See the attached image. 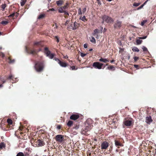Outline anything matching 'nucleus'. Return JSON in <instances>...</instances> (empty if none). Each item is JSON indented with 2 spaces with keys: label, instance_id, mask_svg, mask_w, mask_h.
Instances as JSON below:
<instances>
[{
  "label": "nucleus",
  "instance_id": "obj_1",
  "mask_svg": "<svg viewBox=\"0 0 156 156\" xmlns=\"http://www.w3.org/2000/svg\"><path fill=\"white\" fill-rule=\"evenodd\" d=\"M80 24L77 22H71L70 25L67 27V28L69 30H75L78 28Z\"/></svg>",
  "mask_w": 156,
  "mask_h": 156
},
{
  "label": "nucleus",
  "instance_id": "obj_2",
  "mask_svg": "<svg viewBox=\"0 0 156 156\" xmlns=\"http://www.w3.org/2000/svg\"><path fill=\"white\" fill-rule=\"evenodd\" d=\"M44 65L43 63L38 62L35 65V68L36 71L37 72H41L43 69Z\"/></svg>",
  "mask_w": 156,
  "mask_h": 156
},
{
  "label": "nucleus",
  "instance_id": "obj_3",
  "mask_svg": "<svg viewBox=\"0 0 156 156\" xmlns=\"http://www.w3.org/2000/svg\"><path fill=\"white\" fill-rule=\"evenodd\" d=\"M103 21H105L108 23H111L113 21V20L111 17L105 15L102 17Z\"/></svg>",
  "mask_w": 156,
  "mask_h": 156
},
{
  "label": "nucleus",
  "instance_id": "obj_4",
  "mask_svg": "<svg viewBox=\"0 0 156 156\" xmlns=\"http://www.w3.org/2000/svg\"><path fill=\"white\" fill-rule=\"evenodd\" d=\"M103 65V64L98 62H94L93 63V66L95 68L101 69Z\"/></svg>",
  "mask_w": 156,
  "mask_h": 156
},
{
  "label": "nucleus",
  "instance_id": "obj_5",
  "mask_svg": "<svg viewBox=\"0 0 156 156\" xmlns=\"http://www.w3.org/2000/svg\"><path fill=\"white\" fill-rule=\"evenodd\" d=\"M121 21L117 20L114 24V27L115 28H119L121 26Z\"/></svg>",
  "mask_w": 156,
  "mask_h": 156
},
{
  "label": "nucleus",
  "instance_id": "obj_6",
  "mask_svg": "<svg viewBox=\"0 0 156 156\" xmlns=\"http://www.w3.org/2000/svg\"><path fill=\"white\" fill-rule=\"evenodd\" d=\"M56 140L58 142H61L63 140V137L62 135H57L55 137Z\"/></svg>",
  "mask_w": 156,
  "mask_h": 156
},
{
  "label": "nucleus",
  "instance_id": "obj_7",
  "mask_svg": "<svg viewBox=\"0 0 156 156\" xmlns=\"http://www.w3.org/2000/svg\"><path fill=\"white\" fill-rule=\"evenodd\" d=\"M108 146V143L106 141L103 142L101 145V149H106Z\"/></svg>",
  "mask_w": 156,
  "mask_h": 156
},
{
  "label": "nucleus",
  "instance_id": "obj_8",
  "mask_svg": "<svg viewBox=\"0 0 156 156\" xmlns=\"http://www.w3.org/2000/svg\"><path fill=\"white\" fill-rule=\"evenodd\" d=\"M36 147H40L44 145V143L41 140H38L36 142Z\"/></svg>",
  "mask_w": 156,
  "mask_h": 156
},
{
  "label": "nucleus",
  "instance_id": "obj_9",
  "mask_svg": "<svg viewBox=\"0 0 156 156\" xmlns=\"http://www.w3.org/2000/svg\"><path fill=\"white\" fill-rule=\"evenodd\" d=\"M123 123L124 125L126 126H130L132 124V121L125 119L123 121Z\"/></svg>",
  "mask_w": 156,
  "mask_h": 156
},
{
  "label": "nucleus",
  "instance_id": "obj_10",
  "mask_svg": "<svg viewBox=\"0 0 156 156\" xmlns=\"http://www.w3.org/2000/svg\"><path fill=\"white\" fill-rule=\"evenodd\" d=\"M152 122L151 117L150 116L146 118L145 122L148 124H150Z\"/></svg>",
  "mask_w": 156,
  "mask_h": 156
},
{
  "label": "nucleus",
  "instance_id": "obj_11",
  "mask_svg": "<svg viewBox=\"0 0 156 156\" xmlns=\"http://www.w3.org/2000/svg\"><path fill=\"white\" fill-rule=\"evenodd\" d=\"M79 117L78 115H73L70 116V119L73 120H76Z\"/></svg>",
  "mask_w": 156,
  "mask_h": 156
},
{
  "label": "nucleus",
  "instance_id": "obj_12",
  "mask_svg": "<svg viewBox=\"0 0 156 156\" xmlns=\"http://www.w3.org/2000/svg\"><path fill=\"white\" fill-rule=\"evenodd\" d=\"M26 52L28 53L32 54H34L36 53L37 51L34 50H32L31 49H30L29 50H28L26 48Z\"/></svg>",
  "mask_w": 156,
  "mask_h": 156
},
{
  "label": "nucleus",
  "instance_id": "obj_13",
  "mask_svg": "<svg viewBox=\"0 0 156 156\" xmlns=\"http://www.w3.org/2000/svg\"><path fill=\"white\" fill-rule=\"evenodd\" d=\"M58 63L62 67H66L67 66V63L65 62H63L59 61Z\"/></svg>",
  "mask_w": 156,
  "mask_h": 156
},
{
  "label": "nucleus",
  "instance_id": "obj_14",
  "mask_svg": "<svg viewBox=\"0 0 156 156\" xmlns=\"http://www.w3.org/2000/svg\"><path fill=\"white\" fill-rule=\"evenodd\" d=\"M44 53L46 56L48 57L49 56V50L48 48H44Z\"/></svg>",
  "mask_w": 156,
  "mask_h": 156
},
{
  "label": "nucleus",
  "instance_id": "obj_15",
  "mask_svg": "<svg viewBox=\"0 0 156 156\" xmlns=\"http://www.w3.org/2000/svg\"><path fill=\"white\" fill-rule=\"evenodd\" d=\"M99 60L100 62H103L104 63H106L109 61V60L107 59L102 58H101L99 59Z\"/></svg>",
  "mask_w": 156,
  "mask_h": 156
},
{
  "label": "nucleus",
  "instance_id": "obj_16",
  "mask_svg": "<svg viewBox=\"0 0 156 156\" xmlns=\"http://www.w3.org/2000/svg\"><path fill=\"white\" fill-rule=\"evenodd\" d=\"M63 3V1L62 0H60L57 1L56 2V3L58 5H61Z\"/></svg>",
  "mask_w": 156,
  "mask_h": 156
},
{
  "label": "nucleus",
  "instance_id": "obj_17",
  "mask_svg": "<svg viewBox=\"0 0 156 156\" xmlns=\"http://www.w3.org/2000/svg\"><path fill=\"white\" fill-rule=\"evenodd\" d=\"M99 30L98 29H96L94 30V33H93V35L95 36L97 34H98V33H99Z\"/></svg>",
  "mask_w": 156,
  "mask_h": 156
},
{
  "label": "nucleus",
  "instance_id": "obj_18",
  "mask_svg": "<svg viewBox=\"0 0 156 156\" xmlns=\"http://www.w3.org/2000/svg\"><path fill=\"white\" fill-rule=\"evenodd\" d=\"M64 10L62 7H60L58 9V12L60 13H63L65 11Z\"/></svg>",
  "mask_w": 156,
  "mask_h": 156
},
{
  "label": "nucleus",
  "instance_id": "obj_19",
  "mask_svg": "<svg viewBox=\"0 0 156 156\" xmlns=\"http://www.w3.org/2000/svg\"><path fill=\"white\" fill-rule=\"evenodd\" d=\"M55 55L54 54L51 53L49 51V58L50 59H52L54 58Z\"/></svg>",
  "mask_w": 156,
  "mask_h": 156
},
{
  "label": "nucleus",
  "instance_id": "obj_20",
  "mask_svg": "<svg viewBox=\"0 0 156 156\" xmlns=\"http://www.w3.org/2000/svg\"><path fill=\"white\" fill-rule=\"evenodd\" d=\"M132 50L133 51L136 52H139L140 50L139 49L136 47H134L133 48Z\"/></svg>",
  "mask_w": 156,
  "mask_h": 156
},
{
  "label": "nucleus",
  "instance_id": "obj_21",
  "mask_svg": "<svg viewBox=\"0 0 156 156\" xmlns=\"http://www.w3.org/2000/svg\"><path fill=\"white\" fill-rule=\"evenodd\" d=\"M115 144L116 146L118 147L122 145V144L119 141L116 140L115 141Z\"/></svg>",
  "mask_w": 156,
  "mask_h": 156
},
{
  "label": "nucleus",
  "instance_id": "obj_22",
  "mask_svg": "<svg viewBox=\"0 0 156 156\" xmlns=\"http://www.w3.org/2000/svg\"><path fill=\"white\" fill-rule=\"evenodd\" d=\"M80 19L84 22H85V21H86L87 20V19H86L85 16H84L83 17H80Z\"/></svg>",
  "mask_w": 156,
  "mask_h": 156
},
{
  "label": "nucleus",
  "instance_id": "obj_23",
  "mask_svg": "<svg viewBox=\"0 0 156 156\" xmlns=\"http://www.w3.org/2000/svg\"><path fill=\"white\" fill-rule=\"evenodd\" d=\"M69 5V3L68 2H66L64 6L62 7L65 10L68 7Z\"/></svg>",
  "mask_w": 156,
  "mask_h": 156
},
{
  "label": "nucleus",
  "instance_id": "obj_24",
  "mask_svg": "<svg viewBox=\"0 0 156 156\" xmlns=\"http://www.w3.org/2000/svg\"><path fill=\"white\" fill-rule=\"evenodd\" d=\"M5 147V144L3 143L0 144V149H2Z\"/></svg>",
  "mask_w": 156,
  "mask_h": 156
},
{
  "label": "nucleus",
  "instance_id": "obj_25",
  "mask_svg": "<svg viewBox=\"0 0 156 156\" xmlns=\"http://www.w3.org/2000/svg\"><path fill=\"white\" fill-rule=\"evenodd\" d=\"M73 124V122L71 121H69L67 123V125L69 126H71Z\"/></svg>",
  "mask_w": 156,
  "mask_h": 156
},
{
  "label": "nucleus",
  "instance_id": "obj_26",
  "mask_svg": "<svg viewBox=\"0 0 156 156\" xmlns=\"http://www.w3.org/2000/svg\"><path fill=\"white\" fill-rule=\"evenodd\" d=\"M142 41L141 40H140V39L136 40V43L137 44L139 45V44H140L141 43Z\"/></svg>",
  "mask_w": 156,
  "mask_h": 156
},
{
  "label": "nucleus",
  "instance_id": "obj_27",
  "mask_svg": "<svg viewBox=\"0 0 156 156\" xmlns=\"http://www.w3.org/2000/svg\"><path fill=\"white\" fill-rule=\"evenodd\" d=\"M26 0H22L20 2L21 5L22 6L24 5L26 2Z\"/></svg>",
  "mask_w": 156,
  "mask_h": 156
},
{
  "label": "nucleus",
  "instance_id": "obj_28",
  "mask_svg": "<svg viewBox=\"0 0 156 156\" xmlns=\"http://www.w3.org/2000/svg\"><path fill=\"white\" fill-rule=\"evenodd\" d=\"M90 41L92 43H96L95 40L94 38L93 37H91V39L90 40Z\"/></svg>",
  "mask_w": 156,
  "mask_h": 156
},
{
  "label": "nucleus",
  "instance_id": "obj_29",
  "mask_svg": "<svg viewBox=\"0 0 156 156\" xmlns=\"http://www.w3.org/2000/svg\"><path fill=\"white\" fill-rule=\"evenodd\" d=\"M142 48V49L143 51H148L146 47L143 46Z\"/></svg>",
  "mask_w": 156,
  "mask_h": 156
},
{
  "label": "nucleus",
  "instance_id": "obj_30",
  "mask_svg": "<svg viewBox=\"0 0 156 156\" xmlns=\"http://www.w3.org/2000/svg\"><path fill=\"white\" fill-rule=\"evenodd\" d=\"M16 156H24V155L22 152H20L17 154Z\"/></svg>",
  "mask_w": 156,
  "mask_h": 156
},
{
  "label": "nucleus",
  "instance_id": "obj_31",
  "mask_svg": "<svg viewBox=\"0 0 156 156\" xmlns=\"http://www.w3.org/2000/svg\"><path fill=\"white\" fill-rule=\"evenodd\" d=\"M7 122L9 124L11 125L12 124V120L10 119H8L7 120Z\"/></svg>",
  "mask_w": 156,
  "mask_h": 156
},
{
  "label": "nucleus",
  "instance_id": "obj_32",
  "mask_svg": "<svg viewBox=\"0 0 156 156\" xmlns=\"http://www.w3.org/2000/svg\"><path fill=\"white\" fill-rule=\"evenodd\" d=\"M45 16V15L44 14H41V15H40L38 17V19H42Z\"/></svg>",
  "mask_w": 156,
  "mask_h": 156
},
{
  "label": "nucleus",
  "instance_id": "obj_33",
  "mask_svg": "<svg viewBox=\"0 0 156 156\" xmlns=\"http://www.w3.org/2000/svg\"><path fill=\"white\" fill-rule=\"evenodd\" d=\"M8 23V21H2L1 23L4 25H6Z\"/></svg>",
  "mask_w": 156,
  "mask_h": 156
},
{
  "label": "nucleus",
  "instance_id": "obj_34",
  "mask_svg": "<svg viewBox=\"0 0 156 156\" xmlns=\"http://www.w3.org/2000/svg\"><path fill=\"white\" fill-rule=\"evenodd\" d=\"M9 63H13L15 62V60L13 59L12 60H11L9 58Z\"/></svg>",
  "mask_w": 156,
  "mask_h": 156
},
{
  "label": "nucleus",
  "instance_id": "obj_35",
  "mask_svg": "<svg viewBox=\"0 0 156 156\" xmlns=\"http://www.w3.org/2000/svg\"><path fill=\"white\" fill-rule=\"evenodd\" d=\"M82 13L81 10V9L80 8H79L78 10V14L79 15H82Z\"/></svg>",
  "mask_w": 156,
  "mask_h": 156
},
{
  "label": "nucleus",
  "instance_id": "obj_36",
  "mask_svg": "<svg viewBox=\"0 0 156 156\" xmlns=\"http://www.w3.org/2000/svg\"><path fill=\"white\" fill-rule=\"evenodd\" d=\"M147 20H143L142 22L141 23V25L142 26H143L144 25V24L147 22Z\"/></svg>",
  "mask_w": 156,
  "mask_h": 156
},
{
  "label": "nucleus",
  "instance_id": "obj_37",
  "mask_svg": "<svg viewBox=\"0 0 156 156\" xmlns=\"http://www.w3.org/2000/svg\"><path fill=\"white\" fill-rule=\"evenodd\" d=\"M55 39H56V41L57 42H59V38H58V36H55Z\"/></svg>",
  "mask_w": 156,
  "mask_h": 156
},
{
  "label": "nucleus",
  "instance_id": "obj_38",
  "mask_svg": "<svg viewBox=\"0 0 156 156\" xmlns=\"http://www.w3.org/2000/svg\"><path fill=\"white\" fill-rule=\"evenodd\" d=\"M6 7V4H2V8L3 9V10H4L5 8Z\"/></svg>",
  "mask_w": 156,
  "mask_h": 156
},
{
  "label": "nucleus",
  "instance_id": "obj_39",
  "mask_svg": "<svg viewBox=\"0 0 156 156\" xmlns=\"http://www.w3.org/2000/svg\"><path fill=\"white\" fill-rule=\"evenodd\" d=\"M140 5V3H134L133 4V5L135 6H139Z\"/></svg>",
  "mask_w": 156,
  "mask_h": 156
},
{
  "label": "nucleus",
  "instance_id": "obj_40",
  "mask_svg": "<svg viewBox=\"0 0 156 156\" xmlns=\"http://www.w3.org/2000/svg\"><path fill=\"white\" fill-rule=\"evenodd\" d=\"M86 55V54H84V53H83L82 52H81L80 53V56L82 57H84Z\"/></svg>",
  "mask_w": 156,
  "mask_h": 156
},
{
  "label": "nucleus",
  "instance_id": "obj_41",
  "mask_svg": "<svg viewBox=\"0 0 156 156\" xmlns=\"http://www.w3.org/2000/svg\"><path fill=\"white\" fill-rule=\"evenodd\" d=\"M147 36H144L143 37H139V38L140 39H146L147 38Z\"/></svg>",
  "mask_w": 156,
  "mask_h": 156
},
{
  "label": "nucleus",
  "instance_id": "obj_42",
  "mask_svg": "<svg viewBox=\"0 0 156 156\" xmlns=\"http://www.w3.org/2000/svg\"><path fill=\"white\" fill-rule=\"evenodd\" d=\"M138 57L136 56H135L134 57V59L135 61H136L138 59Z\"/></svg>",
  "mask_w": 156,
  "mask_h": 156
},
{
  "label": "nucleus",
  "instance_id": "obj_43",
  "mask_svg": "<svg viewBox=\"0 0 156 156\" xmlns=\"http://www.w3.org/2000/svg\"><path fill=\"white\" fill-rule=\"evenodd\" d=\"M95 36L96 37V38L98 39H99L101 37L99 35H98V34H97Z\"/></svg>",
  "mask_w": 156,
  "mask_h": 156
},
{
  "label": "nucleus",
  "instance_id": "obj_44",
  "mask_svg": "<svg viewBox=\"0 0 156 156\" xmlns=\"http://www.w3.org/2000/svg\"><path fill=\"white\" fill-rule=\"evenodd\" d=\"M63 13H64V14L65 15H69V13L67 12H66V11L65 10Z\"/></svg>",
  "mask_w": 156,
  "mask_h": 156
},
{
  "label": "nucleus",
  "instance_id": "obj_45",
  "mask_svg": "<svg viewBox=\"0 0 156 156\" xmlns=\"http://www.w3.org/2000/svg\"><path fill=\"white\" fill-rule=\"evenodd\" d=\"M108 68L109 69H112L114 68V67L112 66H111L109 67H108Z\"/></svg>",
  "mask_w": 156,
  "mask_h": 156
},
{
  "label": "nucleus",
  "instance_id": "obj_46",
  "mask_svg": "<svg viewBox=\"0 0 156 156\" xmlns=\"http://www.w3.org/2000/svg\"><path fill=\"white\" fill-rule=\"evenodd\" d=\"M54 59L55 61H57L58 62H59V61H60L58 59L56 58H54Z\"/></svg>",
  "mask_w": 156,
  "mask_h": 156
},
{
  "label": "nucleus",
  "instance_id": "obj_47",
  "mask_svg": "<svg viewBox=\"0 0 156 156\" xmlns=\"http://www.w3.org/2000/svg\"><path fill=\"white\" fill-rule=\"evenodd\" d=\"M83 46L85 48H87V44H84Z\"/></svg>",
  "mask_w": 156,
  "mask_h": 156
},
{
  "label": "nucleus",
  "instance_id": "obj_48",
  "mask_svg": "<svg viewBox=\"0 0 156 156\" xmlns=\"http://www.w3.org/2000/svg\"><path fill=\"white\" fill-rule=\"evenodd\" d=\"M144 6V5H143V4H142V5H141L140 7H139L138 8V9H140L142 8H143V7Z\"/></svg>",
  "mask_w": 156,
  "mask_h": 156
},
{
  "label": "nucleus",
  "instance_id": "obj_49",
  "mask_svg": "<svg viewBox=\"0 0 156 156\" xmlns=\"http://www.w3.org/2000/svg\"><path fill=\"white\" fill-rule=\"evenodd\" d=\"M98 1V3L99 5H101V3L100 2V1L99 0H97Z\"/></svg>",
  "mask_w": 156,
  "mask_h": 156
},
{
  "label": "nucleus",
  "instance_id": "obj_50",
  "mask_svg": "<svg viewBox=\"0 0 156 156\" xmlns=\"http://www.w3.org/2000/svg\"><path fill=\"white\" fill-rule=\"evenodd\" d=\"M15 14V13H13L12 14L10 15V16H9L10 17H13L14 16Z\"/></svg>",
  "mask_w": 156,
  "mask_h": 156
},
{
  "label": "nucleus",
  "instance_id": "obj_51",
  "mask_svg": "<svg viewBox=\"0 0 156 156\" xmlns=\"http://www.w3.org/2000/svg\"><path fill=\"white\" fill-rule=\"evenodd\" d=\"M86 11V8H84L83 10V12L84 13Z\"/></svg>",
  "mask_w": 156,
  "mask_h": 156
},
{
  "label": "nucleus",
  "instance_id": "obj_52",
  "mask_svg": "<svg viewBox=\"0 0 156 156\" xmlns=\"http://www.w3.org/2000/svg\"><path fill=\"white\" fill-rule=\"evenodd\" d=\"M13 77V76L12 75H10L9 76V79H11Z\"/></svg>",
  "mask_w": 156,
  "mask_h": 156
},
{
  "label": "nucleus",
  "instance_id": "obj_53",
  "mask_svg": "<svg viewBox=\"0 0 156 156\" xmlns=\"http://www.w3.org/2000/svg\"><path fill=\"white\" fill-rule=\"evenodd\" d=\"M72 70H74L75 69V67L74 66H73L71 67Z\"/></svg>",
  "mask_w": 156,
  "mask_h": 156
},
{
  "label": "nucleus",
  "instance_id": "obj_54",
  "mask_svg": "<svg viewBox=\"0 0 156 156\" xmlns=\"http://www.w3.org/2000/svg\"><path fill=\"white\" fill-rule=\"evenodd\" d=\"M57 128L58 129H59L61 128V126H58L57 127Z\"/></svg>",
  "mask_w": 156,
  "mask_h": 156
},
{
  "label": "nucleus",
  "instance_id": "obj_55",
  "mask_svg": "<svg viewBox=\"0 0 156 156\" xmlns=\"http://www.w3.org/2000/svg\"><path fill=\"white\" fill-rule=\"evenodd\" d=\"M74 128L75 129H78L79 128V127L78 126H76V127H75Z\"/></svg>",
  "mask_w": 156,
  "mask_h": 156
},
{
  "label": "nucleus",
  "instance_id": "obj_56",
  "mask_svg": "<svg viewBox=\"0 0 156 156\" xmlns=\"http://www.w3.org/2000/svg\"><path fill=\"white\" fill-rule=\"evenodd\" d=\"M39 43V42H35L34 44V45H37Z\"/></svg>",
  "mask_w": 156,
  "mask_h": 156
},
{
  "label": "nucleus",
  "instance_id": "obj_57",
  "mask_svg": "<svg viewBox=\"0 0 156 156\" xmlns=\"http://www.w3.org/2000/svg\"><path fill=\"white\" fill-rule=\"evenodd\" d=\"M148 1H147V0H146L144 3L143 4V5H145L146 4V3H147V2Z\"/></svg>",
  "mask_w": 156,
  "mask_h": 156
},
{
  "label": "nucleus",
  "instance_id": "obj_58",
  "mask_svg": "<svg viewBox=\"0 0 156 156\" xmlns=\"http://www.w3.org/2000/svg\"><path fill=\"white\" fill-rule=\"evenodd\" d=\"M57 25H56V24H55V26L54 28H57Z\"/></svg>",
  "mask_w": 156,
  "mask_h": 156
},
{
  "label": "nucleus",
  "instance_id": "obj_59",
  "mask_svg": "<svg viewBox=\"0 0 156 156\" xmlns=\"http://www.w3.org/2000/svg\"><path fill=\"white\" fill-rule=\"evenodd\" d=\"M114 62V60H112V61H111V62L112 63V62Z\"/></svg>",
  "mask_w": 156,
  "mask_h": 156
},
{
  "label": "nucleus",
  "instance_id": "obj_60",
  "mask_svg": "<svg viewBox=\"0 0 156 156\" xmlns=\"http://www.w3.org/2000/svg\"><path fill=\"white\" fill-rule=\"evenodd\" d=\"M92 49H90L89 50V51H92Z\"/></svg>",
  "mask_w": 156,
  "mask_h": 156
},
{
  "label": "nucleus",
  "instance_id": "obj_61",
  "mask_svg": "<svg viewBox=\"0 0 156 156\" xmlns=\"http://www.w3.org/2000/svg\"><path fill=\"white\" fill-rule=\"evenodd\" d=\"M134 66L135 67H137L138 66L137 65H134Z\"/></svg>",
  "mask_w": 156,
  "mask_h": 156
},
{
  "label": "nucleus",
  "instance_id": "obj_62",
  "mask_svg": "<svg viewBox=\"0 0 156 156\" xmlns=\"http://www.w3.org/2000/svg\"><path fill=\"white\" fill-rule=\"evenodd\" d=\"M3 87V85L2 84L0 85V87Z\"/></svg>",
  "mask_w": 156,
  "mask_h": 156
},
{
  "label": "nucleus",
  "instance_id": "obj_63",
  "mask_svg": "<svg viewBox=\"0 0 156 156\" xmlns=\"http://www.w3.org/2000/svg\"><path fill=\"white\" fill-rule=\"evenodd\" d=\"M130 58V56L129 55V56H128V59H129Z\"/></svg>",
  "mask_w": 156,
  "mask_h": 156
},
{
  "label": "nucleus",
  "instance_id": "obj_64",
  "mask_svg": "<svg viewBox=\"0 0 156 156\" xmlns=\"http://www.w3.org/2000/svg\"><path fill=\"white\" fill-rule=\"evenodd\" d=\"M4 55L3 54H2V57H4Z\"/></svg>",
  "mask_w": 156,
  "mask_h": 156
}]
</instances>
